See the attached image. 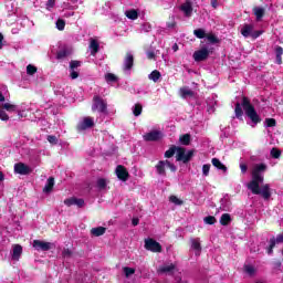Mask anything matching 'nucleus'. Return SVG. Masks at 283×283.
<instances>
[{
    "label": "nucleus",
    "instance_id": "nucleus-1",
    "mask_svg": "<svg viewBox=\"0 0 283 283\" xmlns=\"http://www.w3.org/2000/svg\"><path fill=\"white\" fill-rule=\"evenodd\" d=\"M266 169V164H255L251 171L252 179L248 184V189L251 193H253V196H262L264 200H269V198H271V187L269 184L260 187V185L264 182V172Z\"/></svg>",
    "mask_w": 283,
    "mask_h": 283
},
{
    "label": "nucleus",
    "instance_id": "nucleus-2",
    "mask_svg": "<svg viewBox=\"0 0 283 283\" xmlns=\"http://www.w3.org/2000/svg\"><path fill=\"white\" fill-rule=\"evenodd\" d=\"M242 107L245 112V116H248V118L251 120V123H253V125L262 123V117H260L258 111H255V106L251 104V99H249V97H242Z\"/></svg>",
    "mask_w": 283,
    "mask_h": 283
},
{
    "label": "nucleus",
    "instance_id": "nucleus-3",
    "mask_svg": "<svg viewBox=\"0 0 283 283\" xmlns=\"http://www.w3.org/2000/svg\"><path fill=\"white\" fill-rule=\"evenodd\" d=\"M166 167H168V169H170V171H172L174 174H176V171H178V167H176L175 164H172L169 160H159L157 163V165L155 166V169L158 174V176H167V170L165 169Z\"/></svg>",
    "mask_w": 283,
    "mask_h": 283
},
{
    "label": "nucleus",
    "instance_id": "nucleus-4",
    "mask_svg": "<svg viewBox=\"0 0 283 283\" xmlns=\"http://www.w3.org/2000/svg\"><path fill=\"white\" fill-rule=\"evenodd\" d=\"M193 154H196V150L190 149L187 151V148L185 147H178V153L176 155L177 163H184V165H187V163H191V158H193Z\"/></svg>",
    "mask_w": 283,
    "mask_h": 283
},
{
    "label": "nucleus",
    "instance_id": "nucleus-5",
    "mask_svg": "<svg viewBox=\"0 0 283 283\" xmlns=\"http://www.w3.org/2000/svg\"><path fill=\"white\" fill-rule=\"evenodd\" d=\"M92 112H98L99 114H107V103L98 95L93 97Z\"/></svg>",
    "mask_w": 283,
    "mask_h": 283
},
{
    "label": "nucleus",
    "instance_id": "nucleus-6",
    "mask_svg": "<svg viewBox=\"0 0 283 283\" xmlns=\"http://www.w3.org/2000/svg\"><path fill=\"white\" fill-rule=\"evenodd\" d=\"M146 251H151V253H163V245L151 238L145 240Z\"/></svg>",
    "mask_w": 283,
    "mask_h": 283
},
{
    "label": "nucleus",
    "instance_id": "nucleus-7",
    "mask_svg": "<svg viewBox=\"0 0 283 283\" xmlns=\"http://www.w3.org/2000/svg\"><path fill=\"white\" fill-rule=\"evenodd\" d=\"M280 244H283V233L279 234L276 238L273 237L272 239H270V245L266 248L268 255H272L273 249H275V247Z\"/></svg>",
    "mask_w": 283,
    "mask_h": 283
},
{
    "label": "nucleus",
    "instance_id": "nucleus-8",
    "mask_svg": "<svg viewBox=\"0 0 283 283\" xmlns=\"http://www.w3.org/2000/svg\"><path fill=\"white\" fill-rule=\"evenodd\" d=\"M92 127H94V119L92 117H84V119L76 125L77 132H85V129H92Z\"/></svg>",
    "mask_w": 283,
    "mask_h": 283
},
{
    "label": "nucleus",
    "instance_id": "nucleus-9",
    "mask_svg": "<svg viewBox=\"0 0 283 283\" xmlns=\"http://www.w3.org/2000/svg\"><path fill=\"white\" fill-rule=\"evenodd\" d=\"M32 168L23 163H18L14 165V174H19L20 176H30Z\"/></svg>",
    "mask_w": 283,
    "mask_h": 283
},
{
    "label": "nucleus",
    "instance_id": "nucleus-10",
    "mask_svg": "<svg viewBox=\"0 0 283 283\" xmlns=\"http://www.w3.org/2000/svg\"><path fill=\"white\" fill-rule=\"evenodd\" d=\"M115 174L118 180H122V182H127V180H129V171H127V168H125L123 165H118L116 167Z\"/></svg>",
    "mask_w": 283,
    "mask_h": 283
},
{
    "label": "nucleus",
    "instance_id": "nucleus-11",
    "mask_svg": "<svg viewBox=\"0 0 283 283\" xmlns=\"http://www.w3.org/2000/svg\"><path fill=\"white\" fill-rule=\"evenodd\" d=\"M163 138V132L160 130H153L144 135V140L146 143H156Z\"/></svg>",
    "mask_w": 283,
    "mask_h": 283
},
{
    "label": "nucleus",
    "instance_id": "nucleus-12",
    "mask_svg": "<svg viewBox=\"0 0 283 283\" xmlns=\"http://www.w3.org/2000/svg\"><path fill=\"white\" fill-rule=\"evenodd\" d=\"M123 67L126 72H130L134 67V54L127 52L124 56Z\"/></svg>",
    "mask_w": 283,
    "mask_h": 283
},
{
    "label": "nucleus",
    "instance_id": "nucleus-13",
    "mask_svg": "<svg viewBox=\"0 0 283 283\" xmlns=\"http://www.w3.org/2000/svg\"><path fill=\"white\" fill-rule=\"evenodd\" d=\"M64 205L66 207H73L75 205V207H78V209H83V207H85V200L72 197L65 199Z\"/></svg>",
    "mask_w": 283,
    "mask_h": 283
},
{
    "label": "nucleus",
    "instance_id": "nucleus-14",
    "mask_svg": "<svg viewBox=\"0 0 283 283\" xmlns=\"http://www.w3.org/2000/svg\"><path fill=\"white\" fill-rule=\"evenodd\" d=\"M33 249H35V251H50V249H52V243L41 240H33Z\"/></svg>",
    "mask_w": 283,
    "mask_h": 283
},
{
    "label": "nucleus",
    "instance_id": "nucleus-15",
    "mask_svg": "<svg viewBox=\"0 0 283 283\" xmlns=\"http://www.w3.org/2000/svg\"><path fill=\"white\" fill-rule=\"evenodd\" d=\"M193 59L197 62L207 61L209 59V49L202 48L193 53Z\"/></svg>",
    "mask_w": 283,
    "mask_h": 283
},
{
    "label": "nucleus",
    "instance_id": "nucleus-16",
    "mask_svg": "<svg viewBox=\"0 0 283 283\" xmlns=\"http://www.w3.org/2000/svg\"><path fill=\"white\" fill-rule=\"evenodd\" d=\"M179 96L180 98H193L196 96V92L191 91L189 86H182L179 88Z\"/></svg>",
    "mask_w": 283,
    "mask_h": 283
},
{
    "label": "nucleus",
    "instance_id": "nucleus-17",
    "mask_svg": "<svg viewBox=\"0 0 283 283\" xmlns=\"http://www.w3.org/2000/svg\"><path fill=\"white\" fill-rule=\"evenodd\" d=\"M90 50L92 56L98 54V50H101V44L98 43V40L93 38L90 39Z\"/></svg>",
    "mask_w": 283,
    "mask_h": 283
},
{
    "label": "nucleus",
    "instance_id": "nucleus-18",
    "mask_svg": "<svg viewBox=\"0 0 283 283\" xmlns=\"http://www.w3.org/2000/svg\"><path fill=\"white\" fill-rule=\"evenodd\" d=\"M253 28V24H243L241 29L242 36H244V39H249V36H252Z\"/></svg>",
    "mask_w": 283,
    "mask_h": 283
},
{
    "label": "nucleus",
    "instance_id": "nucleus-19",
    "mask_svg": "<svg viewBox=\"0 0 283 283\" xmlns=\"http://www.w3.org/2000/svg\"><path fill=\"white\" fill-rule=\"evenodd\" d=\"M180 10L186 14V17H191L193 12L191 1H186L184 4H181Z\"/></svg>",
    "mask_w": 283,
    "mask_h": 283
},
{
    "label": "nucleus",
    "instance_id": "nucleus-20",
    "mask_svg": "<svg viewBox=\"0 0 283 283\" xmlns=\"http://www.w3.org/2000/svg\"><path fill=\"white\" fill-rule=\"evenodd\" d=\"M54 189V177H49L46 180V184L43 188L44 193H52V190Z\"/></svg>",
    "mask_w": 283,
    "mask_h": 283
},
{
    "label": "nucleus",
    "instance_id": "nucleus-21",
    "mask_svg": "<svg viewBox=\"0 0 283 283\" xmlns=\"http://www.w3.org/2000/svg\"><path fill=\"white\" fill-rule=\"evenodd\" d=\"M106 231H107V228H105V227H97V228H92L91 233L95 238H101V235H105Z\"/></svg>",
    "mask_w": 283,
    "mask_h": 283
},
{
    "label": "nucleus",
    "instance_id": "nucleus-22",
    "mask_svg": "<svg viewBox=\"0 0 283 283\" xmlns=\"http://www.w3.org/2000/svg\"><path fill=\"white\" fill-rule=\"evenodd\" d=\"M211 163L213 165V167H216L217 169H219L220 171H223V174H227V167L224 166V164H222V161H220V159L218 158H212Z\"/></svg>",
    "mask_w": 283,
    "mask_h": 283
},
{
    "label": "nucleus",
    "instance_id": "nucleus-23",
    "mask_svg": "<svg viewBox=\"0 0 283 283\" xmlns=\"http://www.w3.org/2000/svg\"><path fill=\"white\" fill-rule=\"evenodd\" d=\"M22 253H23V247H21V244L13 245L12 260H19Z\"/></svg>",
    "mask_w": 283,
    "mask_h": 283
},
{
    "label": "nucleus",
    "instance_id": "nucleus-24",
    "mask_svg": "<svg viewBox=\"0 0 283 283\" xmlns=\"http://www.w3.org/2000/svg\"><path fill=\"white\" fill-rule=\"evenodd\" d=\"M234 114H235V118H238L239 120L242 118V116H244V111H242V102H241V104H240V102L235 103Z\"/></svg>",
    "mask_w": 283,
    "mask_h": 283
},
{
    "label": "nucleus",
    "instance_id": "nucleus-25",
    "mask_svg": "<svg viewBox=\"0 0 283 283\" xmlns=\"http://www.w3.org/2000/svg\"><path fill=\"white\" fill-rule=\"evenodd\" d=\"M125 17H127V19H130V21H136V19H138V10L136 9L126 10Z\"/></svg>",
    "mask_w": 283,
    "mask_h": 283
},
{
    "label": "nucleus",
    "instance_id": "nucleus-26",
    "mask_svg": "<svg viewBox=\"0 0 283 283\" xmlns=\"http://www.w3.org/2000/svg\"><path fill=\"white\" fill-rule=\"evenodd\" d=\"M180 145L189 146L191 145V135L190 134H184L179 137Z\"/></svg>",
    "mask_w": 283,
    "mask_h": 283
},
{
    "label": "nucleus",
    "instance_id": "nucleus-27",
    "mask_svg": "<svg viewBox=\"0 0 283 283\" xmlns=\"http://www.w3.org/2000/svg\"><path fill=\"white\" fill-rule=\"evenodd\" d=\"M220 224L222 227H229V224H231V214L223 213L220 218Z\"/></svg>",
    "mask_w": 283,
    "mask_h": 283
},
{
    "label": "nucleus",
    "instance_id": "nucleus-28",
    "mask_svg": "<svg viewBox=\"0 0 283 283\" xmlns=\"http://www.w3.org/2000/svg\"><path fill=\"white\" fill-rule=\"evenodd\" d=\"M178 147L179 146H171L168 150L165 151V158H174L176 155V151L178 154Z\"/></svg>",
    "mask_w": 283,
    "mask_h": 283
},
{
    "label": "nucleus",
    "instance_id": "nucleus-29",
    "mask_svg": "<svg viewBox=\"0 0 283 283\" xmlns=\"http://www.w3.org/2000/svg\"><path fill=\"white\" fill-rule=\"evenodd\" d=\"M66 56H70V50H67V49H62V50L57 51V53H56V59L59 61L66 59Z\"/></svg>",
    "mask_w": 283,
    "mask_h": 283
},
{
    "label": "nucleus",
    "instance_id": "nucleus-30",
    "mask_svg": "<svg viewBox=\"0 0 283 283\" xmlns=\"http://www.w3.org/2000/svg\"><path fill=\"white\" fill-rule=\"evenodd\" d=\"M191 249H193L195 251H202L200 239H191Z\"/></svg>",
    "mask_w": 283,
    "mask_h": 283
},
{
    "label": "nucleus",
    "instance_id": "nucleus-31",
    "mask_svg": "<svg viewBox=\"0 0 283 283\" xmlns=\"http://www.w3.org/2000/svg\"><path fill=\"white\" fill-rule=\"evenodd\" d=\"M206 39H208L209 43H211L212 45H216V43H220V39H218V36H216V34L213 33L206 34Z\"/></svg>",
    "mask_w": 283,
    "mask_h": 283
},
{
    "label": "nucleus",
    "instance_id": "nucleus-32",
    "mask_svg": "<svg viewBox=\"0 0 283 283\" xmlns=\"http://www.w3.org/2000/svg\"><path fill=\"white\" fill-rule=\"evenodd\" d=\"M105 81H106V83H117L118 76H116L114 73H107L105 75Z\"/></svg>",
    "mask_w": 283,
    "mask_h": 283
},
{
    "label": "nucleus",
    "instance_id": "nucleus-33",
    "mask_svg": "<svg viewBox=\"0 0 283 283\" xmlns=\"http://www.w3.org/2000/svg\"><path fill=\"white\" fill-rule=\"evenodd\" d=\"M275 54H276V63L279 65H282V54H283V49L282 46H276L275 49Z\"/></svg>",
    "mask_w": 283,
    "mask_h": 283
},
{
    "label": "nucleus",
    "instance_id": "nucleus-34",
    "mask_svg": "<svg viewBox=\"0 0 283 283\" xmlns=\"http://www.w3.org/2000/svg\"><path fill=\"white\" fill-rule=\"evenodd\" d=\"M253 12L258 19V21H260V19H262L264 17V9L263 8H260V7H255L253 9Z\"/></svg>",
    "mask_w": 283,
    "mask_h": 283
},
{
    "label": "nucleus",
    "instance_id": "nucleus-35",
    "mask_svg": "<svg viewBox=\"0 0 283 283\" xmlns=\"http://www.w3.org/2000/svg\"><path fill=\"white\" fill-rule=\"evenodd\" d=\"M97 188L103 191V189H107V179L99 178L97 179Z\"/></svg>",
    "mask_w": 283,
    "mask_h": 283
},
{
    "label": "nucleus",
    "instance_id": "nucleus-36",
    "mask_svg": "<svg viewBox=\"0 0 283 283\" xmlns=\"http://www.w3.org/2000/svg\"><path fill=\"white\" fill-rule=\"evenodd\" d=\"M195 36H197V39H206L207 38V32H205L203 29H196L193 31Z\"/></svg>",
    "mask_w": 283,
    "mask_h": 283
},
{
    "label": "nucleus",
    "instance_id": "nucleus-37",
    "mask_svg": "<svg viewBox=\"0 0 283 283\" xmlns=\"http://www.w3.org/2000/svg\"><path fill=\"white\" fill-rule=\"evenodd\" d=\"M160 72H151L149 75H148V78L150 81H154V83H158V81L160 80Z\"/></svg>",
    "mask_w": 283,
    "mask_h": 283
},
{
    "label": "nucleus",
    "instance_id": "nucleus-38",
    "mask_svg": "<svg viewBox=\"0 0 283 283\" xmlns=\"http://www.w3.org/2000/svg\"><path fill=\"white\" fill-rule=\"evenodd\" d=\"M170 202H172V205H177L178 207H181V205H185V201L180 200L178 197L171 195L169 197Z\"/></svg>",
    "mask_w": 283,
    "mask_h": 283
},
{
    "label": "nucleus",
    "instance_id": "nucleus-39",
    "mask_svg": "<svg viewBox=\"0 0 283 283\" xmlns=\"http://www.w3.org/2000/svg\"><path fill=\"white\" fill-rule=\"evenodd\" d=\"M2 109H6L7 112H17V105L10 104V103H4L2 105Z\"/></svg>",
    "mask_w": 283,
    "mask_h": 283
},
{
    "label": "nucleus",
    "instance_id": "nucleus-40",
    "mask_svg": "<svg viewBox=\"0 0 283 283\" xmlns=\"http://www.w3.org/2000/svg\"><path fill=\"white\" fill-rule=\"evenodd\" d=\"M134 116H140L143 114V105L135 104V107L133 109Z\"/></svg>",
    "mask_w": 283,
    "mask_h": 283
},
{
    "label": "nucleus",
    "instance_id": "nucleus-41",
    "mask_svg": "<svg viewBox=\"0 0 283 283\" xmlns=\"http://www.w3.org/2000/svg\"><path fill=\"white\" fill-rule=\"evenodd\" d=\"M176 269V265L170 264V265H166L164 268L160 269L161 273H171V271H174Z\"/></svg>",
    "mask_w": 283,
    "mask_h": 283
},
{
    "label": "nucleus",
    "instance_id": "nucleus-42",
    "mask_svg": "<svg viewBox=\"0 0 283 283\" xmlns=\"http://www.w3.org/2000/svg\"><path fill=\"white\" fill-rule=\"evenodd\" d=\"M123 271H124V273H125V275H126L127 277H129L130 275H134V273H136V270L133 269V268H129V266H125V268L123 269Z\"/></svg>",
    "mask_w": 283,
    "mask_h": 283
},
{
    "label": "nucleus",
    "instance_id": "nucleus-43",
    "mask_svg": "<svg viewBox=\"0 0 283 283\" xmlns=\"http://www.w3.org/2000/svg\"><path fill=\"white\" fill-rule=\"evenodd\" d=\"M275 125H277L275 118H265V127H275Z\"/></svg>",
    "mask_w": 283,
    "mask_h": 283
},
{
    "label": "nucleus",
    "instance_id": "nucleus-44",
    "mask_svg": "<svg viewBox=\"0 0 283 283\" xmlns=\"http://www.w3.org/2000/svg\"><path fill=\"white\" fill-rule=\"evenodd\" d=\"M81 64H82L81 61L72 60L70 62V67H71V70L74 71V70H77L78 67H81Z\"/></svg>",
    "mask_w": 283,
    "mask_h": 283
},
{
    "label": "nucleus",
    "instance_id": "nucleus-45",
    "mask_svg": "<svg viewBox=\"0 0 283 283\" xmlns=\"http://www.w3.org/2000/svg\"><path fill=\"white\" fill-rule=\"evenodd\" d=\"M270 154L273 158H280L282 156V151L277 148H272Z\"/></svg>",
    "mask_w": 283,
    "mask_h": 283
},
{
    "label": "nucleus",
    "instance_id": "nucleus-46",
    "mask_svg": "<svg viewBox=\"0 0 283 283\" xmlns=\"http://www.w3.org/2000/svg\"><path fill=\"white\" fill-rule=\"evenodd\" d=\"M56 28H57V30H60V31L65 30V20L59 19V20L56 21Z\"/></svg>",
    "mask_w": 283,
    "mask_h": 283
},
{
    "label": "nucleus",
    "instance_id": "nucleus-47",
    "mask_svg": "<svg viewBox=\"0 0 283 283\" xmlns=\"http://www.w3.org/2000/svg\"><path fill=\"white\" fill-rule=\"evenodd\" d=\"M203 221L206 224H213L214 222H217V219L213 216H208L203 219Z\"/></svg>",
    "mask_w": 283,
    "mask_h": 283
},
{
    "label": "nucleus",
    "instance_id": "nucleus-48",
    "mask_svg": "<svg viewBox=\"0 0 283 283\" xmlns=\"http://www.w3.org/2000/svg\"><path fill=\"white\" fill-rule=\"evenodd\" d=\"M210 169H211V164H205L202 166V174H203V176H209Z\"/></svg>",
    "mask_w": 283,
    "mask_h": 283
},
{
    "label": "nucleus",
    "instance_id": "nucleus-49",
    "mask_svg": "<svg viewBox=\"0 0 283 283\" xmlns=\"http://www.w3.org/2000/svg\"><path fill=\"white\" fill-rule=\"evenodd\" d=\"M146 56L149 61H156V53L154 51L146 52Z\"/></svg>",
    "mask_w": 283,
    "mask_h": 283
},
{
    "label": "nucleus",
    "instance_id": "nucleus-50",
    "mask_svg": "<svg viewBox=\"0 0 283 283\" xmlns=\"http://www.w3.org/2000/svg\"><path fill=\"white\" fill-rule=\"evenodd\" d=\"M262 33L263 31L262 30H259V31H254L252 30V35H251V39H259V36H262Z\"/></svg>",
    "mask_w": 283,
    "mask_h": 283
},
{
    "label": "nucleus",
    "instance_id": "nucleus-51",
    "mask_svg": "<svg viewBox=\"0 0 283 283\" xmlns=\"http://www.w3.org/2000/svg\"><path fill=\"white\" fill-rule=\"evenodd\" d=\"M48 140L51 143V145H56V143H59V139L54 135H49Z\"/></svg>",
    "mask_w": 283,
    "mask_h": 283
},
{
    "label": "nucleus",
    "instance_id": "nucleus-52",
    "mask_svg": "<svg viewBox=\"0 0 283 283\" xmlns=\"http://www.w3.org/2000/svg\"><path fill=\"white\" fill-rule=\"evenodd\" d=\"M0 120H10V116L4 111H0Z\"/></svg>",
    "mask_w": 283,
    "mask_h": 283
},
{
    "label": "nucleus",
    "instance_id": "nucleus-53",
    "mask_svg": "<svg viewBox=\"0 0 283 283\" xmlns=\"http://www.w3.org/2000/svg\"><path fill=\"white\" fill-rule=\"evenodd\" d=\"M240 169H241V174H247V171H249V166L244 163L240 164Z\"/></svg>",
    "mask_w": 283,
    "mask_h": 283
},
{
    "label": "nucleus",
    "instance_id": "nucleus-54",
    "mask_svg": "<svg viewBox=\"0 0 283 283\" xmlns=\"http://www.w3.org/2000/svg\"><path fill=\"white\" fill-rule=\"evenodd\" d=\"M62 255H63V258H72V252L70 249H64L62 251Z\"/></svg>",
    "mask_w": 283,
    "mask_h": 283
},
{
    "label": "nucleus",
    "instance_id": "nucleus-55",
    "mask_svg": "<svg viewBox=\"0 0 283 283\" xmlns=\"http://www.w3.org/2000/svg\"><path fill=\"white\" fill-rule=\"evenodd\" d=\"M56 6V0H49L46 2V10H50L51 8H54Z\"/></svg>",
    "mask_w": 283,
    "mask_h": 283
},
{
    "label": "nucleus",
    "instance_id": "nucleus-56",
    "mask_svg": "<svg viewBox=\"0 0 283 283\" xmlns=\"http://www.w3.org/2000/svg\"><path fill=\"white\" fill-rule=\"evenodd\" d=\"M273 269H276V270L282 269V261L280 260L273 261Z\"/></svg>",
    "mask_w": 283,
    "mask_h": 283
},
{
    "label": "nucleus",
    "instance_id": "nucleus-57",
    "mask_svg": "<svg viewBox=\"0 0 283 283\" xmlns=\"http://www.w3.org/2000/svg\"><path fill=\"white\" fill-rule=\"evenodd\" d=\"M245 271L249 273V275H253V273H255V268L251 265H247Z\"/></svg>",
    "mask_w": 283,
    "mask_h": 283
},
{
    "label": "nucleus",
    "instance_id": "nucleus-58",
    "mask_svg": "<svg viewBox=\"0 0 283 283\" xmlns=\"http://www.w3.org/2000/svg\"><path fill=\"white\" fill-rule=\"evenodd\" d=\"M36 71H38L36 66H34V65H32V64H29V65L27 66V72H36Z\"/></svg>",
    "mask_w": 283,
    "mask_h": 283
},
{
    "label": "nucleus",
    "instance_id": "nucleus-59",
    "mask_svg": "<svg viewBox=\"0 0 283 283\" xmlns=\"http://www.w3.org/2000/svg\"><path fill=\"white\" fill-rule=\"evenodd\" d=\"M139 222H140V220L138 218H133V220H132L133 227H138Z\"/></svg>",
    "mask_w": 283,
    "mask_h": 283
},
{
    "label": "nucleus",
    "instance_id": "nucleus-60",
    "mask_svg": "<svg viewBox=\"0 0 283 283\" xmlns=\"http://www.w3.org/2000/svg\"><path fill=\"white\" fill-rule=\"evenodd\" d=\"M78 76V72H71V74H70V77L71 78H76Z\"/></svg>",
    "mask_w": 283,
    "mask_h": 283
},
{
    "label": "nucleus",
    "instance_id": "nucleus-61",
    "mask_svg": "<svg viewBox=\"0 0 283 283\" xmlns=\"http://www.w3.org/2000/svg\"><path fill=\"white\" fill-rule=\"evenodd\" d=\"M167 28H170V29L176 28V22H168Z\"/></svg>",
    "mask_w": 283,
    "mask_h": 283
},
{
    "label": "nucleus",
    "instance_id": "nucleus-62",
    "mask_svg": "<svg viewBox=\"0 0 283 283\" xmlns=\"http://www.w3.org/2000/svg\"><path fill=\"white\" fill-rule=\"evenodd\" d=\"M3 48V33H0V50Z\"/></svg>",
    "mask_w": 283,
    "mask_h": 283
},
{
    "label": "nucleus",
    "instance_id": "nucleus-63",
    "mask_svg": "<svg viewBox=\"0 0 283 283\" xmlns=\"http://www.w3.org/2000/svg\"><path fill=\"white\" fill-rule=\"evenodd\" d=\"M6 101V96H3V93L0 92V103H3Z\"/></svg>",
    "mask_w": 283,
    "mask_h": 283
},
{
    "label": "nucleus",
    "instance_id": "nucleus-64",
    "mask_svg": "<svg viewBox=\"0 0 283 283\" xmlns=\"http://www.w3.org/2000/svg\"><path fill=\"white\" fill-rule=\"evenodd\" d=\"M172 50H174L175 52L178 50V44H177V43H175V44L172 45Z\"/></svg>",
    "mask_w": 283,
    "mask_h": 283
}]
</instances>
